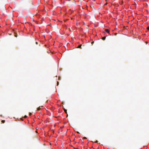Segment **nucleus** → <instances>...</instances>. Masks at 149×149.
I'll return each instance as SVG.
<instances>
[{
	"label": "nucleus",
	"mask_w": 149,
	"mask_h": 149,
	"mask_svg": "<svg viewBox=\"0 0 149 149\" xmlns=\"http://www.w3.org/2000/svg\"><path fill=\"white\" fill-rule=\"evenodd\" d=\"M105 31L107 33H110L109 30L108 29H105Z\"/></svg>",
	"instance_id": "nucleus-1"
},
{
	"label": "nucleus",
	"mask_w": 149,
	"mask_h": 149,
	"mask_svg": "<svg viewBox=\"0 0 149 149\" xmlns=\"http://www.w3.org/2000/svg\"><path fill=\"white\" fill-rule=\"evenodd\" d=\"M106 37H103L102 38V40H104L105 39H106Z\"/></svg>",
	"instance_id": "nucleus-2"
},
{
	"label": "nucleus",
	"mask_w": 149,
	"mask_h": 149,
	"mask_svg": "<svg viewBox=\"0 0 149 149\" xmlns=\"http://www.w3.org/2000/svg\"><path fill=\"white\" fill-rule=\"evenodd\" d=\"M40 109H41V108H40V107L37 108V110L39 111L40 110Z\"/></svg>",
	"instance_id": "nucleus-3"
},
{
	"label": "nucleus",
	"mask_w": 149,
	"mask_h": 149,
	"mask_svg": "<svg viewBox=\"0 0 149 149\" xmlns=\"http://www.w3.org/2000/svg\"><path fill=\"white\" fill-rule=\"evenodd\" d=\"M64 111L65 113H67V110L65 109H64Z\"/></svg>",
	"instance_id": "nucleus-4"
},
{
	"label": "nucleus",
	"mask_w": 149,
	"mask_h": 149,
	"mask_svg": "<svg viewBox=\"0 0 149 149\" xmlns=\"http://www.w3.org/2000/svg\"><path fill=\"white\" fill-rule=\"evenodd\" d=\"M1 122L2 123H4L5 122V120H2L1 121Z\"/></svg>",
	"instance_id": "nucleus-5"
},
{
	"label": "nucleus",
	"mask_w": 149,
	"mask_h": 149,
	"mask_svg": "<svg viewBox=\"0 0 149 149\" xmlns=\"http://www.w3.org/2000/svg\"><path fill=\"white\" fill-rule=\"evenodd\" d=\"M147 30L149 31V26H148L147 27Z\"/></svg>",
	"instance_id": "nucleus-6"
},
{
	"label": "nucleus",
	"mask_w": 149,
	"mask_h": 149,
	"mask_svg": "<svg viewBox=\"0 0 149 149\" xmlns=\"http://www.w3.org/2000/svg\"><path fill=\"white\" fill-rule=\"evenodd\" d=\"M29 115L30 116H31L32 115V113H29Z\"/></svg>",
	"instance_id": "nucleus-7"
},
{
	"label": "nucleus",
	"mask_w": 149,
	"mask_h": 149,
	"mask_svg": "<svg viewBox=\"0 0 149 149\" xmlns=\"http://www.w3.org/2000/svg\"><path fill=\"white\" fill-rule=\"evenodd\" d=\"M59 84V83L58 82H57V85H58Z\"/></svg>",
	"instance_id": "nucleus-8"
},
{
	"label": "nucleus",
	"mask_w": 149,
	"mask_h": 149,
	"mask_svg": "<svg viewBox=\"0 0 149 149\" xmlns=\"http://www.w3.org/2000/svg\"><path fill=\"white\" fill-rule=\"evenodd\" d=\"M36 44H37V45L38 44V42H36Z\"/></svg>",
	"instance_id": "nucleus-9"
},
{
	"label": "nucleus",
	"mask_w": 149,
	"mask_h": 149,
	"mask_svg": "<svg viewBox=\"0 0 149 149\" xmlns=\"http://www.w3.org/2000/svg\"><path fill=\"white\" fill-rule=\"evenodd\" d=\"M24 117H25V118H26V117H27V116L26 115V116H25Z\"/></svg>",
	"instance_id": "nucleus-10"
},
{
	"label": "nucleus",
	"mask_w": 149,
	"mask_h": 149,
	"mask_svg": "<svg viewBox=\"0 0 149 149\" xmlns=\"http://www.w3.org/2000/svg\"><path fill=\"white\" fill-rule=\"evenodd\" d=\"M0 116H2V115H1Z\"/></svg>",
	"instance_id": "nucleus-11"
},
{
	"label": "nucleus",
	"mask_w": 149,
	"mask_h": 149,
	"mask_svg": "<svg viewBox=\"0 0 149 149\" xmlns=\"http://www.w3.org/2000/svg\"><path fill=\"white\" fill-rule=\"evenodd\" d=\"M70 0H68V1H70Z\"/></svg>",
	"instance_id": "nucleus-12"
}]
</instances>
